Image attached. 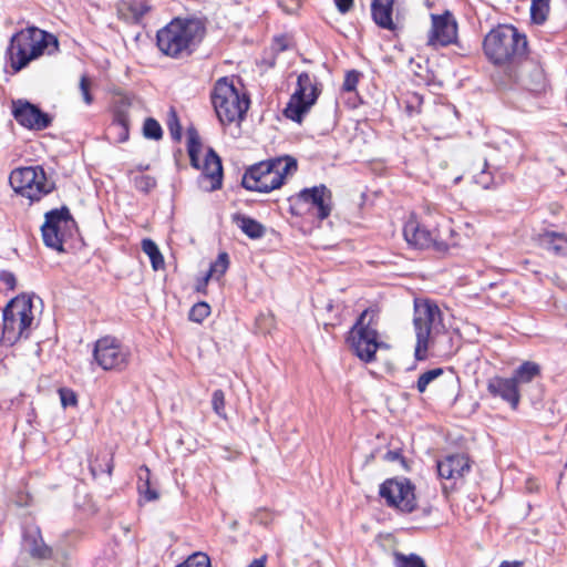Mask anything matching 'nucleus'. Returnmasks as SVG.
Instances as JSON below:
<instances>
[{"label":"nucleus","instance_id":"de8ad7c7","mask_svg":"<svg viewBox=\"0 0 567 567\" xmlns=\"http://www.w3.org/2000/svg\"><path fill=\"white\" fill-rule=\"evenodd\" d=\"M336 7L340 13H348L353 7V0H334Z\"/></svg>","mask_w":567,"mask_h":567},{"label":"nucleus","instance_id":"cd10ccee","mask_svg":"<svg viewBox=\"0 0 567 567\" xmlns=\"http://www.w3.org/2000/svg\"><path fill=\"white\" fill-rule=\"evenodd\" d=\"M550 0H533L530 4V18L536 24H543L550 10Z\"/></svg>","mask_w":567,"mask_h":567},{"label":"nucleus","instance_id":"423d86ee","mask_svg":"<svg viewBox=\"0 0 567 567\" xmlns=\"http://www.w3.org/2000/svg\"><path fill=\"white\" fill-rule=\"evenodd\" d=\"M380 311L377 307L367 308L357 319L349 332L348 341L355 355L364 361L372 362L379 348L386 347L379 340Z\"/></svg>","mask_w":567,"mask_h":567},{"label":"nucleus","instance_id":"37998d69","mask_svg":"<svg viewBox=\"0 0 567 567\" xmlns=\"http://www.w3.org/2000/svg\"><path fill=\"white\" fill-rule=\"evenodd\" d=\"M487 162H484L483 169L475 175V183L487 189L494 184V178L489 172H487Z\"/></svg>","mask_w":567,"mask_h":567},{"label":"nucleus","instance_id":"9d476101","mask_svg":"<svg viewBox=\"0 0 567 567\" xmlns=\"http://www.w3.org/2000/svg\"><path fill=\"white\" fill-rule=\"evenodd\" d=\"M9 181L14 192L31 202L40 200L53 189V183L47 179L45 172L41 166L14 169Z\"/></svg>","mask_w":567,"mask_h":567},{"label":"nucleus","instance_id":"49530a36","mask_svg":"<svg viewBox=\"0 0 567 567\" xmlns=\"http://www.w3.org/2000/svg\"><path fill=\"white\" fill-rule=\"evenodd\" d=\"M0 281L10 290H13L16 288V276L10 271H1L0 272Z\"/></svg>","mask_w":567,"mask_h":567},{"label":"nucleus","instance_id":"2eb2a0df","mask_svg":"<svg viewBox=\"0 0 567 567\" xmlns=\"http://www.w3.org/2000/svg\"><path fill=\"white\" fill-rule=\"evenodd\" d=\"M297 200L308 206V212L317 216L320 220L328 218L331 214L332 193L323 184L301 189L297 195Z\"/></svg>","mask_w":567,"mask_h":567},{"label":"nucleus","instance_id":"4468645a","mask_svg":"<svg viewBox=\"0 0 567 567\" xmlns=\"http://www.w3.org/2000/svg\"><path fill=\"white\" fill-rule=\"evenodd\" d=\"M380 496L390 507L412 513L416 507L414 485L408 478H389L380 486Z\"/></svg>","mask_w":567,"mask_h":567},{"label":"nucleus","instance_id":"ea45409f","mask_svg":"<svg viewBox=\"0 0 567 567\" xmlns=\"http://www.w3.org/2000/svg\"><path fill=\"white\" fill-rule=\"evenodd\" d=\"M150 10L151 7L145 1L134 0L130 4V11L132 12L135 21H140Z\"/></svg>","mask_w":567,"mask_h":567},{"label":"nucleus","instance_id":"39448f33","mask_svg":"<svg viewBox=\"0 0 567 567\" xmlns=\"http://www.w3.org/2000/svg\"><path fill=\"white\" fill-rule=\"evenodd\" d=\"M483 49L494 64L515 63L525 55L527 40L515 27L499 25L485 35Z\"/></svg>","mask_w":567,"mask_h":567},{"label":"nucleus","instance_id":"a211bd4d","mask_svg":"<svg viewBox=\"0 0 567 567\" xmlns=\"http://www.w3.org/2000/svg\"><path fill=\"white\" fill-rule=\"evenodd\" d=\"M437 474L442 480L456 483L471 471L470 458L465 454H452L436 463Z\"/></svg>","mask_w":567,"mask_h":567},{"label":"nucleus","instance_id":"dca6fc26","mask_svg":"<svg viewBox=\"0 0 567 567\" xmlns=\"http://www.w3.org/2000/svg\"><path fill=\"white\" fill-rule=\"evenodd\" d=\"M12 115L14 120L23 127L32 131H42L52 123V117L43 112L39 106L18 100L12 104Z\"/></svg>","mask_w":567,"mask_h":567},{"label":"nucleus","instance_id":"4be33fe9","mask_svg":"<svg viewBox=\"0 0 567 567\" xmlns=\"http://www.w3.org/2000/svg\"><path fill=\"white\" fill-rule=\"evenodd\" d=\"M394 0H373L371 3V14L373 21L382 29L393 31L395 24L392 20Z\"/></svg>","mask_w":567,"mask_h":567},{"label":"nucleus","instance_id":"3c124183","mask_svg":"<svg viewBox=\"0 0 567 567\" xmlns=\"http://www.w3.org/2000/svg\"><path fill=\"white\" fill-rule=\"evenodd\" d=\"M117 142L124 143L128 140L130 127H117Z\"/></svg>","mask_w":567,"mask_h":567},{"label":"nucleus","instance_id":"c756f323","mask_svg":"<svg viewBox=\"0 0 567 567\" xmlns=\"http://www.w3.org/2000/svg\"><path fill=\"white\" fill-rule=\"evenodd\" d=\"M393 557L395 567H426L424 559L416 554L394 551Z\"/></svg>","mask_w":567,"mask_h":567},{"label":"nucleus","instance_id":"b1692460","mask_svg":"<svg viewBox=\"0 0 567 567\" xmlns=\"http://www.w3.org/2000/svg\"><path fill=\"white\" fill-rule=\"evenodd\" d=\"M233 221L251 239H259L266 233V228L262 224L246 215L235 214L233 216Z\"/></svg>","mask_w":567,"mask_h":567},{"label":"nucleus","instance_id":"a878e982","mask_svg":"<svg viewBox=\"0 0 567 567\" xmlns=\"http://www.w3.org/2000/svg\"><path fill=\"white\" fill-rule=\"evenodd\" d=\"M187 151L192 166L200 168L199 153L202 151V141L194 127L187 130Z\"/></svg>","mask_w":567,"mask_h":567},{"label":"nucleus","instance_id":"2f4dec72","mask_svg":"<svg viewBox=\"0 0 567 567\" xmlns=\"http://www.w3.org/2000/svg\"><path fill=\"white\" fill-rule=\"evenodd\" d=\"M102 461L104 464H102L99 458L90 463V471L94 477H96L101 473H107L109 475L112 474L114 467L113 456L105 454Z\"/></svg>","mask_w":567,"mask_h":567},{"label":"nucleus","instance_id":"ddd939ff","mask_svg":"<svg viewBox=\"0 0 567 567\" xmlns=\"http://www.w3.org/2000/svg\"><path fill=\"white\" fill-rule=\"evenodd\" d=\"M74 225L75 221L66 206L48 212L45 214V221L41 227L44 245L58 251H63L66 234Z\"/></svg>","mask_w":567,"mask_h":567},{"label":"nucleus","instance_id":"20e7f679","mask_svg":"<svg viewBox=\"0 0 567 567\" xmlns=\"http://www.w3.org/2000/svg\"><path fill=\"white\" fill-rule=\"evenodd\" d=\"M297 168V159L289 155L261 161L246 169L241 185L251 192L270 193L281 187L285 178Z\"/></svg>","mask_w":567,"mask_h":567},{"label":"nucleus","instance_id":"c9c22d12","mask_svg":"<svg viewBox=\"0 0 567 567\" xmlns=\"http://www.w3.org/2000/svg\"><path fill=\"white\" fill-rule=\"evenodd\" d=\"M130 127V115L126 106H118L114 111L111 128Z\"/></svg>","mask_w":567,"mask_h":567},{"label":"nucleus","instance_id":"7c9ffc66","mask_svg":"<svg viewBox=\"0 0 567 567\" xmlns=\"http://www.w3.org/2000/svg\"><path fill=\"white\" fill-rule=\"evenodd\" d=\"M143 135L145 138L159 141L163 137L161 124L153 117H147L143 124Z\"/></svg>","mask_w":567,"mask_h":567},{"label":"nucleus","instance_id":"e433bc0d","mask_svg":"<svg viewBox=\"0 0 567 567\" xmlns=\"http://www.w3.org/2000/svg\"><path fill=\"white\" fill-rule=\"evenodd\" d=\"M133 184L137 190L148 193L156 186V179L150 175H137L133 178Z\"/></svg>","mask_w":567,"mask_h":567},{"label":"nucleus","instance_id":"c85d7f7f","mask_svg":"<svg viewBox=\"0 0 567 567\" xmlns=\"http://www.w3.org/2000/svg\"><path fill=\"white\" fill-rule=\"evenodd\" d=\"M229 265V257L227 252H220L217 259L210 265V268L205 277V282L209 280V278L219 279L226 272Z\"/></svg>","mask_w":567,"mask_h":567},{"label":"nucleus","instance_id":"bb28decb","mask_svg":"<svg viewBox=\"0 0 567 567\" xmlns=\"http://www.w3.org/2000/svg\"><path fill=\"white\" fill-rule=\"evenodd\" d=\"M142 250L150 257L154 270L164 268V258L157 245L150 238L142 240Z\"/></svg>","mask_w":567,"mask_h":567},{"label":"nucleus","instance_id":"f3484780","mask_svg":"<svg viewBox=\"0 0 567 567\" xmlns=\"http://www.w3.org/2000/svg\"><path fill=\"white\" fill-rule=\"evenodd\" d=\"M432 27L429 33V45L447 47L457 39V22L450 11L431 14Z\"/></svg>","mask_w":567,"mask_h":567},{"label":"nucleus","instance_id":"aec40b11","mask_svg":"<svg viewBox=\"0 0 567 567\" xmlns=\"http://www.w3.org/2000/svg\"><path fill=\"white\" fill-rule=\"evenodd\" d=\"M22 550L34 559H50L52 557V548L48 546L41 535V530L37 526L27 527L23 532Z\"/></svg>","mask_w":567,"mask_h":567},{"label":"nucleus","instance_id":"0eeeda50","mask_svg":"<svg viewBox=\"0 0 567 567\" xmlns=\"http://www.w3.org/2000/svg\"><path fill=\"white\" fill-rule=\"evenodd\" d=\"M453 233L447 223L431 229L430 225L414 218L409 219L403 228V235L409 245L419 249H433L440 255L446 254L451 247L456 246L454 240L446 238L447 234L452 236Z\"/></svg>","mask_w":567,"mask_h":567},{"label":"nucleus","instance_id":"412c9836","mask_svg":"<svg viewBox=\"0 0 567 567\" xmlns=\"http://www.w3.org/2000/svg\"><path fill=\"white\" fill-rule=\"evenodd\" d=\"M487 390L493 396L501 398L503 401L509 403L512 409H517L520 395L518 386L512 378L495 377L488 380Z\"/></svg>","mask_w":567,"mask_h":567},{"label":"nucleus","instance_id":"393cba45","mask_svg":"<svg viewBox=\"0 0 567 567\" xmlns=\"http://www.w3.org/2000/svg\"><path fill=\"white\" fill-rule=\"evenodd\" d=\"M539 374V364L533 361H525L514 371L512 379L515 380V383L518 385L519 383L532 382Z\"/></svg>","mask_w":567,"mask_h":567},{"label":"nucleus","instance_id":"8fccbe9b","mask_svg":"<svg viewBox=\"0 0 567 567\" xmlns=\"http://www.w3.org/2000/svg\"><path fill=\"white\" fill-rule=\"evenodd\" d=\"M138 483H144L145 481L150 482L151 472L150 468L145 465L141 466L137 472Z\"/></svg>","mask_w":567,"mask_h":567},{"label":"nucleus","instance_id":"09e8293b","mask_svg":"<svg viewBox=\"0 0 567 567\" xmlns=\"http://www.w3.org/2000/svg\"><path fill=\"white\" fill-rule=\"evenodd\" d=\"M384 460L389 462L404 461L400 450L388 451L384 455Z\"/></svg>","mask_w":567,"mask_h":567},{"label":"nucleus","instance_id":"c03bdc74","mask_svg":"<svg viewBox=\"0 0 567 567\" xmlns=\"http://www.w3.org/2000/svg\"><path fill=\"white\" fill-rule=\"evenodd\" d=\"M61 404L63 408L74 406L78 403V398L71 389L62 388L59 390Z\"/></svg>","mask_w":567,"mask_h":567},{"label":"nucleus","instance_id":"7ed1b4c3","mask_svg":"<svg viewBox=\"0 0 567 567\" xmlns=\"http://www.w3.org/2000/svg\"><path fill=\"white\" fill-rule=\"evenodd\" d=\"M59 49V40L53 33L37 27H28L11 37L7 55L11 69L19 72L41 55L54 54Z\"/></svg>","mask_w":567,"mask_h":567},{"label":"nucleus","instance_id":"4c0bfd02","mask_svg":"<svg viewBox=\"0 0 567 567\" xmlns=\"http://www.w3.org/2000/svg\"><path fill=\"white\" fill-rule=\"evenodd\" d=\"M212 406H213V410L214 412L221 416V417H226V412H225V394L223 392V390H215L213 392V395H212Z\"/></svg>","mask_w":567,"mask_h":567},{"label":"nucleus","instance_id":"603ef678","mask_svg":"<svg viewBox=\"0 0 567 567\" xmlns=\"http://www.w3.org/2000/svg\"><path fill=\"white\" fill-rule=\"evenodd\" d=\"M524 563L522 560H513V561H503L499 567H523Z\"/></svg>","mask_w":567,"mask_h":567},{"label":"nucleus","instance_id":"6ab92c4d","mask_svg":"<svg viewBox=\"0 0 567 567\" xmlns=\"http://www.w3.org/2000/svg\"><path fill=\"white\" fill-rule=\"evenodd\" d=\"M223 165L217 153L209 148L204 161L200 184L206 190H216L221 187Z\"/></svg>","mask_w":567,"mask_h":567},{"label":"nucleus","instance_id":"72a5a7b5","mask_svg":"<svg viewBox=\"0 0 567 567\" xmlns=\"http://www.w3.org/2000/svg\"><path fill=\"white\" fill-rule=\"evenodd\" d=\"M210 313V307L208 306V303L202 301V302H197L195 303L190 311H189V320L194 321V322H202L204 319H206Z\"/></svg>","mask_w":567,"mask_h":567},{"label":"nucleus","instance_id":"f03ea898","mask_svg":"<svg viewBox=\"0 0 567 567\" xmlns=\"http://www.w3.org/2000/svg\"><path fill=\"white\" fill-rule=\"evenodd\" d=\"M413 324L416 334L414 357L422 361L427 358V350L449 353L444 343L452 341L451 334L443 323L442 312L436 303L429 300L415 301Z\"/></svg>","mask_w":567,"mask_h":567},{"label":"nucleus","instance_id":"473e14b6","mask_svg":"<svg viewBox=\"0 0 567 567\" xmlns=\"http://www.w3.org/2000/svg\"><path fill=\"white\" fill-rule=\"evenodd\" d=\"M444 373L442 368H435L422 373L416 381V389L420 393L426 391L427 385Z\"/></svg>","mask_w":567,"mask_h":567},{"label":"nucleus","instance_id":"864d4df0","mask_svg":"<svg viewBox=\"0 0 567 567\" xmlns=\"http://www.w3.org/2000/svg\"><path fill=\"white\" fill-rule=\"evenodd\" d=\"M247 567H266L264 559H254Z\"/></svg>","mask_w":567,"mask_h":567},{"label":"nucleus","instance_id":"5701e85b","mask_svg":"<svg viewBox=\"0 0 567 567\" xmlns=\"http://www.w3.org/2000/svg\"><path fill=\"white\" fill-rule=\"evenodd\" d=\"M539 245L558 257L567 256V234L558 231H544L538 236Z\"/></svg>","mask_w":567,"mask_h":567},{"label":"nucleus","instance_id":"a19ab883","mask_svg":"<svg viewBox=\"0 0 567 567\" xmlns=\"http://www.w3.org/2000/svg\"><path fill=\"white\" fill-rule=\"evenodd\" d=\"M137 491L140 495L147 502L156 501L158 493L152 488L151 482L145 481L144 483H137Z\"/></svg>","mask_w":567,"mask_h":567},{"label":"nucleus","instance_id":"1a4fd4ad","mask_svg":"<svg viewBox=\"0 0 567 567\" xmlns=\"http://www.w3.org/2000/svg\"><path fill=\"white\" fill-rule=\"evenodd\" d=\"M2 340L14 344L20 338L28 337L33 322L32 301L24 296L12 299L3 310Z\"/></svg>","mask_w":567,"mask_h":567},{"label":"nucleus","instance_id":"f257e3e1","mask_svg":"<svg viewBox=\"0 0 567 567\" xmlns=\"http://www.w3.org/2000/svg\"><path fill=\"white\" fill-rule=\"evenodd\" d=\"M205 34L206 27L202 19L177 17L157 31L156 44L168 58L186 59L198 49Z\"/></svg>","mask_w":567,"mask_h":567},{"label":"nucleus","instance_id":"f704fd0d","mask_svg":"<svg viewBox=\"0 0 567 567\" xmlns=\"http://www.w3.org/2000/svg\"><path fill=\"white\" fill-rule=\"evenodd\" d=\"M167 127L169 130L172 138L175 141H179L182 137V126L177 113L174 109L169 110Z\"/></svg>","mask_w":567,"mask_h":567},{"label":"nucleus","instance_id":"58836bf2","mask_svg":"<svg viewBox=\"0 0 567 567\" xmlns=\"http://www.w3.org/2000/svg\"><path fill=\"white\" fill-rule=\"evenodd\" d=\"M92 82L87 75L83 74L80 79L79 89L82 94V99L85 104L90 105L93 103V95L91 94Z\"/></svg>","mask_w":567,"mask_h":567},{"label":"nucleus","instance_id":"9b49d317","mask_svg":"<svg viewBox=\"0 0 567 567\" xmlns=\"http://www.w3.org/2000/svg\"><path fill=\"white\" fill-rule=\"evenodd\" d=\"M319 94L320 89L317 79L307 72L300 73L297 79L296 91L284 110L285 116L293 122L301 123L303 115L316 103Z\"/></svg>","mask_w":567,"mask_h":567},{"label":"nucleus","instance_id":"79ce46f5","mask_svg":"<svg viewBox=\"0 0 567 567\" xmlns=\"http://www.w3.org/2000/svg\"><path fill=\"white\" fill-rule=\"evenodd\" d=\"M361 73L355 70L348 71L344 76L342 89L346 92H352L357 89Z\"/></svg>","mask_w":567,"mask_h":567},{"label":"nucleus","instance_id":"a18cd8bd","mask_svg":"<svg viewBox=\"0 0 567 567\" xmlns=\"http://www.w3.org/2000/svg\"><path fill=\"white\" fill-rule=\"evenodd\" d=\"M290 48V39L286 35H279L274 39L272 49L276 52H282Z\"/></svg>","mask_w":567,"mask_h":567},{"label":"nucleus","instance_id":"f8f14e48","mask_svg":"<svg viewBox=\"0 0 567 567\" xmlns=\"http://www.w3.org/2000/svg\"><path fill=\"white\" fill-rule=\"evenodd\" d=\"M93 359L104 371H123L130 363L131 351L117 338L105 336L95 341Z\"/></svg>","mask_w":567,"mask_h":567},{"label":"nucleus","instance_id":"6e6552de","mask_svg":"<svg viewBox=\"0 0 567 567\" xmlns=\"http://www.w3.org/2000/svg\"><path fill=\"white\" fill-rule=\"evenodd\" d=\"M212 103L221 124L243 120L249 107V100L240 95L227 78L219 79L212 92Z\"/></svg>","mask_w":567,"mask_h":567}]
</instances>
